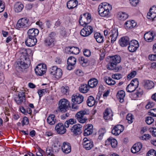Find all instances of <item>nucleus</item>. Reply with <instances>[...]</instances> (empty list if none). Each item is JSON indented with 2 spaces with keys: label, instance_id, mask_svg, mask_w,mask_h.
<instances>
[{
  "label": "nucleus",
  "instance_id": "obj_30",
  "mask_svg": "<svg viewBox=\"0 0 156 156\" xmlns=\"http://www.w3.org/2000/svg\"><path fill=\"white\" fill-rule=\"evenodd\" d=\"M156 9V7L153 6L150 9V12L147 14V18L153 20L156 17V12H154L152 11V9Z\"/></svg>",
  "mask_w": 156,
  "mask_h": 156
},
{
  "label": "nucleus",
  "instance_id": "obj_6",
  "mask_svg": "<svg viewBox=\"0 0 156 156\" xmlns=\"http://www.w3.org/2000/svg\"><path fill=\"white\" fill-rule=\"evenodd\" d=\"M91 21V15L88 13H85L80 16L79 20L80 25L82 26L88 24Z\"/></svg>",
  "mask_w": 156,
  "mask_h": 156
},
{
  "label": "nucleus",
  "instance_id": "obj_64",
  "mask_svg": "<svg viewBox=\"0 0 156 156\" xmlns=\"http://www.w3.org/2000/svg\"><path fill=\"white\" fill-rule=\"evenodd\" d=\"M150 131L152 132V135L153 136H156V128H152L150 129Z\"/></svg>",
  "mask_w": 156,
  "mask_h": 156
},
{
  "label": "nucleus",
  "instance_id": "obj_29",
  "mask_svg": "<svg viewBox=\"0 0 156 156\" xmlns=\"http://www.w3.org/2000/svg\"><path fill=\"white\" fill-rule=\"evenodd\" d=\"M154 37L153 33L151 32H147L144 35V38L145 40L148 42H151Z\"/></svg>",
  "mask_w": 156,
  "mask_h": 156
},
{
  "label": "nucleus",
  "instance_id": "obj_46",
  "mask_svg": "<svg viewBox=\"0 0 156 156\" xmlns=\"http://www.w3.org/2000/svg\"><path fill=\"white\" fill-rule=\"evenodd\" d=\"M80 51V49L77 47H72L71 53L77 55L79 53Z\"/></svg>",
  "mask_w": 156,
  "mask_h": 156
},
{
  "label": "nucleus",
  "instance_id": "obj_10",
  "mask_svg": "<svg viewBox=\"0 0 156 156\" xmlns=\"http://www.w3.org/2000/svg\"><path fill=\"white\" fill-rule=\"evenodd\" d=\"M26 93L23 90L21 92H20L18 96L15 97L14 100L18 105L21 104L22 102H25L26 101L25 94Z\"/></svg>",
  "mask_w": 156,
  "mask_h": 156
},
{
  "label": "nucleus",
  "instance_id": "obj_2",
  "mask_svg": "<svg viewBox=\"0 0 156 156\" xmlns=\"http://www.w3.org/2000/svg\"><path fill=\"white\" fill-rule=\"evenodd\" d=\"M112 9V6L106 2L101 4L98 7V11L99 14L102 17H106L110 13L109 10Z\"/></svg>",
  "mask_w": 156,
  "mask_h": 156
},
{
  "label": "nucleus",
  "instance_id": "obj_54",
  "mask_svg": "<svg viewBox=\"0 0 156 156\" xmlns=\"http://www.w3.org/2000/svg\"><path fill=\"white\" fill-rule=\"evenodd\" d=\"M112 76L113 78L118 80L122 78V75L120 74L117 73L113 74Z\"/></svg>",
  "mask_w": 156,
  "mask_h": 156
},
{
  "label": "nucleus",
  "instance_id": "obj_60",
  "mask_svg": "<svg viewBox=\"0 0 156 156\" xmlns=\"http://www.w3.org/2000/svg\"><path fill=\"white\" fill-rule=\"evenodd\" d=\"M131 5L134 6H136L139 3L138 0H130Z\"/></svg>",
  "mask_w": 156,
  "mask_h": 156
},
{
  "label": "nucleus",
  "instance_id": "obj_44",
  "mask_svg": "<svg viewBox=\"0 0 156 156\" xmlns=\"http://www.w3.org/2000/svg\"><path fill=\"white\" fill-rule=\"evenodd\" d=\"M83 145L84 147L87 150L90 149L93 147V143L90 144L83 143Z\"/></svg>",
  "mask_w": 156,
  "mask_h": 156
},
{
  "label": "nucleus",
  "instance_id": "obj_8",
  "mask_svg": "<svg viewBox=\"0 0 156 156\" xmlns=\"http://www.w3.org/2000/svg\"><path fill=\"white\" fill-rule=\"evenodd\" d=\"M46 70L47 66L44 64H38L35 69L36 74L39 76H42L44 74Z\"/></svg>",
  "mask_w": 156,
  "mask_h": 156
},
{
  "label": "nucleus",
  "instance_id": "obj_53",
  "mask_svg": "<svg viewBox=\"0 0 156 156\" xmlns=\"http://www.w3.org/2000/svg\"><path fill=\"white\" fill-rule=\"evenodd\" d=\"M147 156H156V152L153 150L151 149L150 150L147 154Z\"/></svg>",
  "mask_w": 156,
  "mask_h": 156
},
{
  "label": "nucleus",
  "instance_id": "obj_59",
  "mask_svg": "<svg viewBox=\"0 0 156 156\" xmlns=\"http://www.w3.org/2000/svg\"><path fill=\"white\" fill-rule=\"evenodd\" d=\"M83 52L84 55L86 57H89L91 55L90 51L88 49H85Z\"/></svg>",
  "mask_w": 156,
  "mask_h": 156
},
{
  "label": "nucleus",
  "instance_id": "obj_27",
  "mask_svg": "<svg viewBox=\"0 0 156 156\" xmlns=\"http://www.w3.org/2000/svg\"><path fill=\"white\" fill-rule=\"evenodd\" d=\"M143 86L144 87L153 88L154 86V83L152 81L149 80H144L142 82Z\"/></svg>",
  "mask_w": 156,
  "mask_h": 156
},
{
  "label": "nucleus",
  "instance_id": "obj_62",
  "mask_svg": "<svg viewBox=\"0 0 156 156\" xmlns=\"http://www.w3.org/2000/svg\"><path fill=\"white\" fill-rule=\"evenodd\" d=\"M148 58L151 61L156 60V54L154 55L151 54L149 55Z\"/></svg>",
  "mask_w": 156,
  "mask_h": 156
},
{
  "label": "nucleus",
  "instance_id": "obj_41",
  "mask_svg": "<svg viewBox=\"0 0 156 156\" xmlns=\"http://www.w3.org/2000/svg\"><path fill=\"white\" fill-rule=\"evenodd\" d=\"M87 29H86V28L84 27L80 31V34L81 35L84 37L89 36L91 34L90 32L87 31Z\"/></svg>",
  "mask_w": 156,
  "mask_h": 156
},
{
  "label": "nucleus",
  "instance_id": "obj_21",
  "mask_svg": "<svg viewBox=\"0 0 156 156\" xmlns=\"http://www.w3.org/2000/svg\"><path fill=\"white\" fill-rule=\"evenodd\" d=\"M37 40L36 38H33L27 37L25 41L26 44L29 47H32L35 45L37 43Z\"/></svg>",
  "mask_w": 156,
  "mask_h": 156
},
{
  "label": "nucleus",
  "instance_id": "obj_22",
  "mask_svg": "<svg viewBox=\"0 0 156 156\" xmlns=\"http://www.w3.org/2000/svg\"><path fill=\"white\" fill-rule=\"evenodd\" d=\"M93 125L91 124L87 125L85 126V129L83 133L84 136H87L91 134L93 131Z\"/></svg>",
  "mask_w": 156,
  "mask_h": 156
},
{
  "label": "nucleus",
  "instance_id": "obj_11",
  "mask_svg": "<svg viewBox=\"0 0 156 156\" xmlns=\"http://www.w3.org/2000/svg\"><path fill=\"white\" fill-rule=\"evenodd\" d=\"M128 49L130 52H134L137 49L139 44L137 41L135 40L131 41L129 44Z\"/></svg>",
  "mask_w": 156,
  "mask_h": 156
},
{
  "label": "nucleus",
  "instance_id": "obj_38",
  "mask_svg": "<svg viewBox=\"0 0 156 156\" xmlns=\"http://www.w3.org/2000/svg\"><path fill=\"white\" fill-rule=\"evenodd\" d=\"M117 16L119 20L123 21L126 20L128 17V15L123 12H119L118 13Z\"/></svg>",
  "mask_w": 156,
  "mask_h": 156
},
{
  "label": "nucleus",
  "instance_id": "obj_1",
  "mask_svg": "<svg viewBox=\"0 0 156 156\" xmlns=\"http://www.w3.org/2000/svg\"><path fill=\"white\" fill-rule=\"evenodd\" d=\"M21 54L19 61L15 64L16 69L20 72L23 69L28 68L30 64V61L29 58V55H32V51L29 49H23L20 51Z\"/></svg>",
  "mask_w": 156,
  "mask_h": 156
},
{
  "label": "nucleus",
  "instance_id": "obj_19",
  "mask_svg": "<svg viewBox=\"0 0 156 156\" xmlns=\"http://www.w3.org/2000/svg\"><path fill=\"white\" fill-rule=\"evenodd\" d=\"M142 147L141 143L138 142L133 145L131 148V151L132 153H136L139 151Z\"/></svg>",
  "mask_w": 156,
  "mask_h": 156
},
{
  "label": "nucleus",
  "instance_id": "obj_51",
  "mask_svg": "<svg viewBox=\"0 0 156 156\" xmlns=\"http://www.w3.org/2000/svg\"><path fill=\"white\" fill-rule=\"evenodd\" d=\"M136 74V72L135 71H132L127 76V78L130 79L134 77Z\"/></svg>",
  "mask_w": 156,
  "mask_h": 156
},
{
  "label": "nucleus",
  "instance_id": "obj_9",
  "mask_svg": "<svg viewBox=\"0 0 156 156\" xmlns=\"http://www.w3.org/2000/svg\"><path fill=\"white\" fill-rule=\"evenodd\" d=\"M30 25L28 20L26 18H23L18 20L16 26L19 28H25L28 27Z\"/></svg>",
  "mask_w": 156,
  "mask_h": 156
},
{
  "label": "nucleus",
  "instance_id": "obj_31",
  "mask_svg": "<svg viewBox=\"0 0 156 156\" xmlns=\"http://www.w3.org/2000/svg\"><path fill=\"white\" fill-rule=\"evenodd\" d=\"M136 24L134 21H127L125 23L124 27L126 29H132L135 27Z\"/></svg>",
  "mask_w": 156,
  "mask_h": 156
},
{
  "label": "nucleus",
  "instance_id": "obj_36",
  "mask_svg": "<svg viewBox=\"0 0 156 156\" xmlns=\"http://www.w3.org/2000/svg\"><path fill=\"white\" fill-rule=\"evenodd\" d=\"M47 121L48 123L51 125L54 124L56 121L55 119V115L53 114L50 115L47 119Z\"/></svg>",
  "mask_w": 156,
  "mask_h": 156
},
{
  "label": "nucleus",
  "instance_id": "obj_57",
  "mask_svg": "<svg viewBox=\"0 0 156 156\" xmlns=\"http://www.w3.org/2000/svg\"><path fill=\"white\" fill-rule=\"evenodd\" d=\"M56 34L54 32H51L48 34V37H47L49 39H53V40H55V37Z\"/></svg>",
  "mask_w": 156,
  "mask_h": 156
},
{
  "label": "nucleus",
  "instance_id": "obj_52",
  "mask_svg": "<svg viewBox=\"0 0 156 156\" xmlns=\"http://www.w3.org/2000/svg\"><path fill=\"white\" fill-rule=\"evenodd\" d=\"M79 60L81 64L83 65V63H87L88 62V60L84 58L83 57H81L79 58Z\"/></svg>",
  "mask_w": 156,
  "mask_h": 156
},
{
  "label": "nucleus",
  "instance_id": "obj_23",
  "mask_svg": "<svg viewBox=\"0 0 156 156\" xmlns=\"http://www.w3.org/2000/svg\"><path fill=\"white\" fill-rule=\"evenodd\" d=\"M103 117L105 120L112 119L113 114L112 111L110 109L107 108L105 109L103 113Z\"/></svg>",
  "mask_w": 156,
  "mask_h": 156
},
{
  "label": "nucleus",
  "instance_id": "obj_56",
  "mask_svg": "<svg viewBox=\"0 0 156 156\" xmlns=\"http://www.w3.org/2000/svg\"><path fill=\"white\" fill-rule=\"evenodd\" d=\"M22 126H23L24 125H27L29 123V120L26 117H24L23 118V120L22 121Z\"/></svg>",
  "mask_w": 156,
  "mask_h": 156
},
{
  "label": "nucleus",
  "instance_id": "obj_35",
  "mask_svg": "<svg viewBox=\"0 0 156 156\" xmlns=\"http://www.w3.org/2000/svg\"><path fill=\"white\" fill-rule=\"evenodd\" d=\"M88 86L90 88L96 87L98 83V80L94 78L90 79L88 82Z\"/></svg>",
  "mask_w": 156,
  "mask_h": 156
},
{
  "label": "nucleus",
  "instance_id": "obj_26",
  "mask_svg": "<svg viewBox=\"0 0 156 156\" xmlns=\"http://www.w3.org/2000/svg\"><path fill=\"white\" fill-rule=\"evenodd\" d=\"M78 2L77 0H70L67 3V6L69 9H72L77 5Z\"/></svg>",
  "mask_w": 156,
  "mask_h": 156
},
{
  "label": "nucleus",
  "instance_id": "obj_63",
  "mask_svg": "<svg viewBox=\"0 0 156 156\" xmlns=\"http://www.w3.org/2000/svg\"><path fill=\"white\" fill-rule=\"evenodd\" d=\"M79 88V91L81 93L85 94L88 92L89 91L90 88Z\"/></svg>",
  "mask_w": 156,
  "mask_h": 156
},
{
  "label": "nucleus",
  "instance_id": "obj_43",
  "mask_svg": "<svg viewBox=\"0 0 156 156\" xmlns=\"http://www.w3.org/2000/svg\"><path fill=\"white\" fill-rule=\"evenodd\" d=\"M47 88L43 89H40L38 90L37 93L39 94L40 98L42 97L45 93H47L48 91Z\"/></svg>",
  "mask_w": 156,
  "mask_h": 156
},
{
  "label": "nucleus",
  "instance_id": "obj_7",
  "mask_svg": "<svg viewBox=\"0 0 156 156\" xmlns=\"http://www.w3.org/2000/svg\"><path fill=\"white\" fill-rule=\"evenodd\" d=\"M89 114V111L87 110L81 111L76 113V117L80 123H83L85 122L87 120V119L84 117V115Z\"/></svg>",
  "mask_w": 156,
  "mask_h": 156
},
{
  "label": "nucleus",
  "instance_id": "obj_12",
  "mask_svg": "<svg viewBox=\"0 0 156 156\" xmlns=\"http://www.w3.org/2000/svg\"><path fill=\"white\" fill-rule=\"evenodd\" d=\"M82 126L77 124L73 125L70 129L71 132L75 136L80 134L82 133Z\"/></svg>",
  "mask_w": 156,
  "mask_h": 156
},
{
  "label": "nucleus",
  "instance_id": "obj_25",
  "mask_svg": "<svg viewBox=\"0 0 156 156\" xmlns=\"http://www.w3.org/2000/svg\"><path fill=\"white\" fill-rule=\"evenodd\" d=\"M55 40H53V39L48 38H45L44 41L45 45L50 48H51L55 45Z\"/></svg>",
  "mask_w": 156,
  "mask_h": 156
},
{
  "label": "nucleus",
  "instance_id": "obj_49",
  "mask_svg": "<svg viewBox=\"0 0 156 156\" xmlns=\"http://www.w3.org/2000/svg\"><path fill=\"white\" fill-rule=\"evenodd\" d=\"M126 119L129 123H131L133 122V115L131 114H128L126 118Z\"/></svg>",
  "mask_w": 156,
  "mask_h": 156
},
{
  "label": "nucleus",
  "instance_id": "obj_28",
  "mask_svg": "<svg viewBox=\"0 0 156 156\" xmlns=\"http://www.w3.org/2000/svg\"><path fill=\"white\" fill-rule=\"evenodd\" d=\"M105 143L106 144H111L112 147L114 148H115L117 144V140L115 139L112 138V137H109L106 140Z\"/></svg>",
  "mask_w": 156,
  "mask_h": 156
},
{
  "label": "nucleus",
  "instance_id": "obj_18",
  "mask_svg": "<svg viewBox=\"0 0 156 156\" xmlns=\"http://www.w3.org/2000/svg\"><path fill=\"white\" fill-rule=\"evenodd\" d=\"M39 33V30L37 29H30L28 31L27 37L36 38V37L38 35Z\"/></svg>",
  "mask_w": 156,
  "mask_h": 156
},
{
  "label": "nucleus",
  "instance_id": "obj_50",
  "mask_svg": "<svg viewBox=\"0 0 156 156\" xmlns=\"http://www.w3.org/2000/svg\"><path fill=\"white\" fill-rule=\"evenodd\" d=\"M154 120L152 117L148 116L147 118L145 121L147 124L150 125L154 122Z\"/></svg>",
  "mask_w": 156,
  "mask_h": 156
},
{
  "label": "nucleus",
  "instance_id": "obj_34",
  "mask_svg": "<svg viewBox=\"0 0 156 156\" xmlns=\"http://www.w3.org/2000/svg\"><path fill=\"white\" fill-rule=\"evenodd\" d=\"M23 5L21 2H17L14 5V10L15 12H20L23 8Z\"/></svg>",
  "mask_w": 156,
  "mask_h": 156
},
{
  "label": "nucleus",
  "instance_id": "obj_58",
  "mask_svg": "<svg viewBox=\"0 0 156 156\" xmlns=\"http://www.w3.org/2000/svg\"><path fill=\"white\" fill-rule=\"evenodd\" d=\"M154 103L152 101H149L146 105L145 108L147 109H149L153 107L154 105Z\"/></svg>",
  "mask_w": 156,
  "mask_h": 156
},
{
  "label": "nucleus",
  "instance_id": "obj_3",
  "mask_svg": "<svg viewBox=\"0 0 156 156\" xmlns=\"http://www.w3.org/2000/svg\"><path fill=\"white\" fill-rule=\"evenodd\" d=\"M72 101L73 103L72 105V108L74 110H77L78 109L79 107L76 104H80L84 100L83 96L79 93L73 94L71 97Z\"/></svg>",
  "mask_w": 156,
  "mask_h": 156
},
{
  "label": "nucleus",
  "instance_id": "obj_55",
  "mask_svg": "<svg viewBox=\"0 0 156 156\" xmlns=\"http://www.w3.org/2000/svg\"><path fill=\"white\" fill-rule=\"evenodd\" d=\"M84 28H86V29H87V31L90 32V34H91L93 31V29L92 27L89 25H84V26H83Z\"/></svg>",
  "mask_w": 156,
  "mask_h": 156
},
{
  "label": "nucleus",
  "instance_id": "obj_39",
  "mask_svg": "<svg viewBox=\"0 0 156 156\" xmlns=\"http://www.w3.org/2000/svg\"><path fill=\"white\" fill-rule=\"evenodd\" d=\"M139 84V82L138 79L135 78L131 81L130 83L129 84L126 88H128L130 85H131L132 87H134V88H137Z\"/></svg>",
  "mask_w": 156,
  "mask_h": 156
},
{
  "label": "nucleus",
  "instance_id": "obj_45",
  "mask_svg": "<svg viewBox=\"0 0 156 156\" xmlns=\"http://www.w3.org/2000/svg\"><path fill=\"white\" fill-rule=\"evenodd\" d=\"M57 68L58 67L55 66H53L50 68L49 69L50 74L51 75L54 76Z\"/></svg>",
  "mask_w": 156,
  "mask_h": 156
},
{
  "label": "nucleus",
  "instance_id": "obj_32",
  "mask_svg": "<svg viewBox=\"0 0 156 156\" xmlns=\"http://www.w3.org/2000/svg\"><path fill=\"white\" fill-rule=\"evenodd\" d=\"M125 95V92L123 90H120L118 92L117 97L120 102L122 103L124 101V98Z\"/></svg>",
  "mask_w": 156,
  "mask_h": 156
},
{
  "label": "nucleus",
  "instance_id": "obj_16",
  "mask_svg": "<svg viewBox=\"0 0 156 156\" xmlns=\"http://www.w3.org/2000/svg\"><path fill=\"white\" fill-rule=\"evenodd\" d=\"M55 129L57 133L60 134H64L66 131V129L63 123L61 122L56 125Z\"/></svg>",
  "mask_w": 156,
  "mask_h": 156
},
{
  "label": "nucleus",
  "instance_id": "obj_5",
  "mask_svg": "<svg viewBox=\"0 0 156 156\" xmlns=\"http://www.w3.org/2000/svg\"><path fill=\"white\" fill-rule=\"evenodd\" d=\"M69 107H70L69 101L67 99H62L58 102V110L59 112H64L69 109Z\"/></svg>",
  "mask_w": 156,
  "mask_h": 156
},
{
  "label": "nucleus",
  "instance_id": "obj_4",
  "mask_svg": "<svg viewBox=\"0 0 156 156\" xmlns=\"http://www.w3.org/2000/svg\"><path fill=\"white\" fill-rule=\"evenodd\" d=\"M109 58V62L107 64V69L110 70H114L117 64L121 62V57L119 55H115L110 56Z\"/></svg>",
  "mask_w": 156,
  "mask_h": 156
},
{
  "label": "nucleus",
  "instance_id": "obj_42",
  "mask_svg": "<svg viewBox=\"0 0 156 156\" xmlns=\"http://www.w3.org/2000/svg\"><path fill=\"white\" fill-rule=\"evenodd\" d=\"M20 110L22 113L26 115L27 113L30 114L32 112V110L30 108H27V110H26L23 107L21 106L20 107Z\"/></svg>",
  "mask_w": 156,
  "mask_h": 156
},
{
  "label": "nucleus",
  "instance_id": "obj_40",
  "mask_svg": "<svg viewBox=\"0 0 156 156\" xmlns=\"http://www.w3.org/2000/svg\"><path fill=\"white\" fill-rule=\"evenodd\" d=\"M62 74V69L59 68H58L56 71L55 73V74L54 76H55L56 78L58 79L61 77Z\"/></svg>",
  "mask_w": 156,
  "mask_h": 156
},
{
  "label": "nucleus",
  "instance_id": "obj_37",
  "mask_svg": "<svg viewBox=\"0 0 156 156\" xmlns=\"http://www.w3.org/2000/svg\"><path fill=\"white\" fill-rule=\"evenodd\" d=\"M94 37L97 41L98 43H102L104 41V38L103 35L100 33H96L94 34Z\"/></svg>",
  "mask_w": 156,
  "mask_h": 156
},
{
  "label": "nucleus",
  "instance_id": "obj_13",
  "mask_svg": "<svg viewBox=\"0 0 156 156\" xmlns=\"http://www.w3.org/2000/svg\"><path fill=\"white\" fill-rule=\"evenodd\" d=\"M126 90L128 92L132 93L135 97H140L143 94V90L141 88H134V90L132 88H126Z\"/></svg>",
  "mask_w": 156,
  "mask_h": 156
},
{
  "label": "nucleus",
  "instance_id": "obj_48",
  "mask_svg": "<svg viewBox=\"0 0 156 156\" xmlns=\"http://www.w3.org/2000/svg\"><path fill=\"white\" fill-rule=\"evenodd\" d=\"M105 82L107 84L109 85H113L115 83V82L114 80H113L109 77L106 80Z\"/></svg>",
  "mask_w": 156,
  "mask_h": 156
},
{
  "label": "nucleus",
  "instance_id": "obj_47",
  "mask_svg": "<svg viewBox=\"0 0 156 156\" xmlns=\"http://www.w3.org/2000/svg\"><path fill=\"white\" fill-rule=\"evenodd\" d=\"M106 131L105 128H103L100 129L99 131V135L98 136V138L100 139H101L104 134L106 133Z\"/></svg>",
  "mask_w": 156,
  "mask_h": 156
},
{
  "label": "nucleus",
  "instance_id": "obj_61",
  "mask_svg": "<svg viewBox=\"0 0 156 156\" xmlns=\"http://www.w3.org/2000/svg\"><path fill=\"white\" fill-rule=\"evenodd\" d=\"M151 135L148 134H145L142 137L143 140H148L151 138Z\"/></svg>",
  "mask_w": 156,
  "mask_h": 156
},
{
  "label": "nucleus",
  "instance_id": "obj_24",
  "mask_svg": "<svg viewBox=\"0 0 156 156\" xmlns=\"http://www.w3.org/2000/svg\"><path fill=\"white\" fill-rule=\"evenodd\" d=\"M129 38L127 36L123 37L119 40V43L122 47H125L129 44Z\"/></svg>",
  "mask_w": 156,
  "mask_h": 156
},
{
  "label": "nucleus",
  "instance_id": "obj_14",
  "mask_svg": "<svg viewBox=\"0 0 156 156\" xmlns=\"http://www.w3.org/2000/svg\"><path fill=\"white\" fill-rule=\"evenodd\" d=\"M124 129L123 126L121 125H117L115 126L112 130V133L115 136L119 134Z\"/></svg>",
  "mask_w": 156,
  "mask_h": 156
},
{
  "label": "nucleus",
  "instance_id": "obj_17",
  "mask_svg": "<svg viewBox=\"0 0 156 156\" xmlns=\"http://www.w3.org/2000/svg\"><path fill=\"white\" fill-rule=\"evenodd\" d=\"M109 34L110 35L112 43H114L116 41L118 35V29L115 28L113 29L111 32L109 33Z\"/></svg>",
  "mask_w": 156,
  "mask_h": 156
},
{
  "label": "nucleus",
  "instance_id": "obj_20",
  "mask_svg": "<svg viewBox=\"0 0 156 156\" xmlns=\"http://www.w3.org/2000/svg\"><path fill=\"white\" fill-rule=\"evenodd\" d=\"M62 151L66 154L69 153L71 151L70 144L67 142H64L62 147Z\"/></svg>",
  "mask_w": 156,
  "mask_h": 156
},
{
  "label": "nucleus",
  "instance_id": "obj_15",
  "mask_svg": "<svg viewBox=\"0 0 156 156\" xmlns=\"http://www.w3.org/2000/svg\"><path fill=\"white\" fill-rule=\"evenodd\" d=\"M76 61V59L74 57L70 56L68 59L67 69L69 70L72 69L74 67Z\"/></svg>",
  "mask_w": 156,
  "mask_h": 156
},
{
  "label": "nucleus",
  "instance_id": "obj_33",
  "mask_svg": "<svg viewBox=\"0 0 156 156\" xmlns=\"http://www.w3.org/2000/svg\"><path fill=\"white\" fill-rule=\"evenodd\" d=\"M87 103L88 106L92 107L96 103H97V102L95 101L93 97L90 96L88 98Z\"/></svg>",
  "mask_w": 156,
  "mask_h": 156
}]
</instances>
